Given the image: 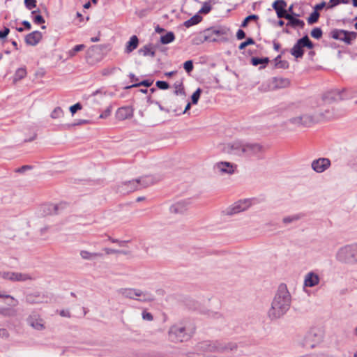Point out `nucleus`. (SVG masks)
Returning <instances> with one entry per match:
<instances>
[{"mask_svg":"<svg viewBox=\"0 0 357 357\" xmlns=\"http://www.w3.org/2000/svg\"><path fill=\"white\" fill-rule=\"evenodd\" d=\"M291 302V297L287 286L280 285L268 310V317L271 319L280 318L289 310Z\"/></svg>","mask_w":357,"mask_h":357,"instance_id":"nucleus-1","label":"nucleus"},{"mask_svg":"<svg viewBox=\"0 0 357 357\" xmlns=\"http://www.w3.org/2000/svg\"><path fill=\"white\" fill-rule=\"evenodd\" d=\"M336 259L344 264L357 263V243L344 245L338 249L335 255Z\"/></svg>","mask_w":357,"mask_h":357,"instance_id":"nucleus-2","label":"nucleus"},{"mask_svg":"<svg viewBox=\"0 0 357 357\" xmlns=\"http://www.w3.org/2000/svg\"><path fill=\"white\" fill-rule=\"evenodd\" d=\"M320 121L317 113L305 112L289 119L288 122L294 126L310 127Z\"/></svg>","mask_w":357,"mask_h":357,"instance_id":"nucleus-3","label":"nucleus"},{"mask_svg":"<svg viewBox=\"0 0 357 357\" xmlns=\"http://www.w3.org/2000/svg\"><path fill=\"white\" fill-rule=\"evenodd\" d=\"M322 339V331L318 328H312L299 340L298 344L303 347L312 349L319 344Z\"/></svg>","mask_w":357,"mask_h":357,"instance_id":"nucleus-4","label":"nucleus"},{"mask_svg":"<svg viewBox=\"0 0 357 357\" xmlns=\"http://www.w3.org/2000/svg\"><path fill=\"white\" fill-rule=\"evenodd\" d=\"M153 183L152 178L146 176L139 179L129 181L124 183L119 188L121 193H128L140 188V187L145 188Z\"/></svg>","mask_w":357,"mask_h":357,"instance_id":"nucleus-5","label":"nucleus"},{"mask_svg":"<svg viewBox=\"0 0 357 357\" xmlns=\"http://www.w3.org/2000/svg\"><path fill=\"white\" fill-rule=\"evenodd\" d=\"M252 205L249 199L238 200L222 211V214L226 216H232L248 210Z\"/></svg>","mask_w":357,"mask_h":357,"instance_id":"nucleus-6","label":"nucleus"},{"mask_svg":"<svg viewBox=\"0 0 357 357\" xmlns=\"http://www.w3.org/2000/svg\"><path fill=\"white\" fill-rule=\"evenodd\" d=\"M119 294L125 298L135 299L144 302L153 300L151 294L137 289L123 288L119 290Z\"/></svg>","mask_w":357,"mask_h":357,"instance_id":"nucleus-7","label":"nucleus"},{"mask_svg":"<svg viewBox=\"0 0 357 357\" xmlns=\"http://www.w3.org/2000/svg\"><path fill=\"white\" fill-rule=\"evenodd\" d=\"M169 339L173 342H183L188 340L190 335L187 333L185 326L181 324L172 326L169 331Z\"/></svg>","mask_w":357,"mask_h":357,"instance_id":"nucleus-8","label":"nucleus"},{"mask_svg":"<svg viewBox=\"0 0 357 357\" xmlns=\"http://www.w3.org/2000/svg\"><path fill=\"white\" fill-rule=\"evenodd\" d=\"M214 171L220 175H231L237 169V165L234 163L221 161L216 162L213 167Z\"/></svg>","mask_w":357,"mask_h":357,"instance_id":"nucleus-9","label":"nucleus"},{"mask_svg":"<svg viewBox=\"0 0 357 357\" xmlns=\"http://www.w3.org/2000/svg\"><path fill=\"white\" fill-rule=\"evenodd\" d=\"M0 278L13 282H25L35 279L31 274L17 272H0Z\"/></svg>","mask_w":357,"mask_h":357,"instance_id":"nucleus-10","label":"nucleus"},{"mask_svg":"<svg viewBox=\"0 0 357 357\" xmlns=\"http://www.w3.org/2000/svg\"><path fill=\"white\" fill-rule=\"evenodd\" d=\"M222 151L228 154L243 156L244 143L240 141H236L225 144L223 145Z\"/></svg>","mask_w":357,"mask_h":357,"instance_id":"nucleus-11","label":"nucleus"},{"mask_svg":"<svg viewBox=\"0 0 357 357\" xmlns=\"http://www.w3.org/2000/svg\"><path fill=\"white\" fill-rule=\"evenodd\" d=\"M27 324L37 331H43L45 328V321L37 312H33L26 319Z\"/></svg>","mask_w":357,"mask_h":357,"instance_id":"nucleus-12","label":"nucleus"},{"mask_svg":"<svg viewBox=\"0 0 357 357\" xmlns=\"http://www.w3.org/2000/svg\"><path fill=\"white\" fill-rule=\"evenodd\" d=\"M331 36L334 39L342 40L349 44L352 40L355 39L356 33L355 32L335 29L331 31Z\"/></svg>","mask_w":357,"mask_h":357,"instance_id":"nucleus-13","label":"nucleus"},{"mask_svg":"<svg viewBox=\"0 0 357 357\" xmlns=\"http://www.w3.org/2000/svg\"><path fill=\"white\" fill-rule=\"evenodd\" d=\"M331 165V160L327 158H319L311 163L312 169L317 173H323Z\"/></svg>","mask_w":357,"mask_h":357,"instance_id":"nucleus-14","label":"nucleus"},{"mask_svg":"<svg viewBox=\"0 0 357 357\" xmlns=\"http://www.w3.org/2000/svg\"><path fill=\"white\" fill-rule=\"evenodd\" d=\"M264 151V148L259 144L244 143L243 156H257Z\"/></svg>","mask_w":357,"mask_h":357,"instance_id":"nucleus-15","label":"nucleus"},{"mask_svg":"<svg viewBox=\"0 0 357 357\" xmlns=\"http://www.w3.org/2000/svg\"><path fill=\"white\" fill-rule=\"evenodd\" d=\"M320 282V277L314 271L308 272L304 278V287H314Z\"/></svg>","mask_w":357,"mask_h":357,"instance_id":"nucleus-16","label":"nucleus"},{"mask_svg":"<svg viewBox=\"0 0 357 357\" xmlns=\"http://www.w3.org/2000/svg\"><path fill=\"white\" fill-rule=\"evenodd\" d=\"M202 349L208 352L222 351L225 349V347L220 342H205L202 344Z\"/></svg>","mask_w":357,"mask_h":357,"instance_id":"nucleus-17","label":"nucleus"},{"mask_svg":"<svg viewBox=\"0 0 357 357\" xmlns=\"http://www.w3.org/2000/svg\"><path fill=\"white\" fill-rule=\"evenodd\" d=\"M315 112L317 113V116L320 117V121L323 120H329L339 116L338 114L335 112L334 109L331 107L319 109L318 112Z\"/></svg>","mask_w":357,"mask_h":357,"instance_id":"nucleus-18","label":"nucleus"},{"mask_svg":"<svg viewBox=\"0 0 357 357\" xmlns=\"http://www.w3.org/2000/svg\"><path fill=\"white\" fill-rule=\"evenodd\" d=\"M50 300L45 294H30L26 296V301L30 304L47 303Z\"/></svg>","mask_w":357,"mask_h":357,"instance_id":"nucleus-19","label":"nucleus"},{"mask_svg":"<svg viewBox=\"0 0 357 357\" xmlns=\"http://www.w3.org/2000/svg\"><path fill=\"white\" fill-rule=\"evenodd\" d=\"M298 16L299 15L296 13L287 15L285 19L288 20V22L286 24V26H291L294 29H303L305 26V22L303 20L296 18V17Z\"/></svg>","mask_w":357,"mask_h":357,"instance_id":"nucleus-20","label":"nucleus"},{"mask_svg":"<svg viewBox=\"0 0 357 357\" xmlns=\"http://www.w3.org/2000/svg\"><path fill=\"white\" fill-rule=\"evenodd\" d=\"M116 118L119 121H123L133 116V109L129 106L119 108L115 114Z\"/></svg>","mask_w":357,"mask_h":357,"instance_id":"nucleus-21","label":"nucleus"},{"mask_svg":"<svg viewBox=\"0 0 357 357\" xmlns=\"http://www.w3.org/2000/svg\"><path fill=\"white\" fill-rule=\"evenodd\" d=\"M286 6L287 3L284 0H276L273 2V8L279 18H286V16L289 14L285 10Z\"/></svg>","mask_w":357,"mask_h":357,"instance_id":"nucleus-22","label":"nucleus"},{"mask_svg":"<svg viewBox=\"0 0 357 357\" xmlns=\"http://www.w3.org/2000/svg\"><path fill=\"white\" fill-rule=\"evenodd\" d=\"M43 35L38 31H34L25 37V43L30 46H36L41 40Z\"/></svg>","mask_w":357,"mask_h":357,"instance_id":"nucleus-23","label":"nucleus"},{"mask_svg":"<svg viewBox=\"0 0 357 357\" xmlns=\"http://www.w3.org/2000/svg\"><path fill=\"white\" fill-rule=\"evenodd\" d=\"M188 205L187 201H180L172 205L169 209L172 213H183L187 210Z\"/></svg>","mask_w":357,"mask_h":357,"instance_id":"nucleus-24","label":"nucleus"},{"mask_svg":"<svg viewBox=\"0 0 357 357\" xmlns=\"http://www.w3.org/2000/svg\"><path fill=\"white\" fill-rule=\"evenodd\" d=\"M155 47L152 44H148L141 47L138 52L144 56H151L154 57L155 55Z\"/></svg>","mask_w":357,"mask_h":357,"instance_id":"nucleus-25","label":"nucleus"},{"mask_svg":"<svg viewBox=\"0 0 357 357\" xmlns=\"http://www.w3.org/2000/svg\"><path fill=\"white\" fill-rule=\"evenodd\" d=\"M139 44L138 38L136 36H132L126 44L125 52L129 54L135 50Z\"/></svg>","mask_w":357,"mask_h":357,"instance_id":"nucleus-26","label":"nucleus"},{"mask_svg":"<svg viewBox=\"0 0 357 357\" xmlns=\"http://www.w3.org/2000/svg\"><path fill=\"white\" fill-rule=\"evenodd\" d=\"M80 256L83 259L93 260L97 257H101L102 255L98 252H91L86 250L80 251Z\"/></svg>","mask_w":357,"mask_h":357,"instance_id":"nucleus-27","label":"nucleus"},{"mask_svg":"<svg viewBox=\"0 0 357 357\" xmlns=\"http://www.w3.org/2000/svg\"><path fill=\"white\" fill-rule=\"evenodd\" d=\"M291 54L296 58H301L304 54V51L303 47L296 43L291 48Z\"/></svg>","mask_w":357,"mask_h":357,"instance_id":"nucleus-28","label":"nucleus"},{"mask_svg":"<svg viewBox=\"0 0 357 357\" xmlns=\"http://www.w3.org/2000/svg\"><path fill=\"white\" fill-rule=\"evenodd\" d=\"M116 70H120V68H116L115 66H109L105 68H102L100 73L102 76H110L115 73Z\"/></svg>","mask_w":357,"mask_h":357,"instance_id":"nucleus-29","label":"nucleus"},{"mask_svg":"<svg viewBox=\"0 0 357 357\" xmlns=\"http://www.w3.org/2000/svg\"><path fill=\"white\" fill-rule=\"evenodd\" d=\"M26 75V71L25 68H18L15 71V73L14 75L13 82H17L20 81V79H23L24 77H25Z\"/></svg>","mask_w":357,"mask_h":357,"instance_id":"nucleus-30","label":"nucleus"},{"mask_svg":"<svg viewBox=\"0 0 357 357\" xmlns=\"http://www.w3.org/2000/svg\"><path fill=\"white\" fill-rule=\"evenodd\" d=\"M302 47H307L309 49H312L314 45L312 43L310 40L307 36L303 37L299 39L297 42Z\"/></svg>","mask_w":357,"mask_h":357,"instance_id":"nucleus-31","label":"nucleus"},{"mask_svg":"<svg viewBox=\"0 0 357 357\" xmlns=\"http://www.w3.org/2000/svg\"><path fill=\"white\" fill-rule=\"evenodd\" d=\"M175 39V36L173 32H168L165 36L160 37V42L162 44H169L173 42Z\"/></svg>","mask_w":357,"mask_h":357,"instance_id":"nucleus-32","label":"nucleus"},{"mask_svg":"<svg viewBox=\"0 0 357 357\" xmlns=\"http://www.w3.org/2000/svg\"><path fill=\"white\" fill-rule=\"evenodd\" d=\"M202 20V17L199 15H195L188 20L185 21L184 22V25L186 27H190L191 26H193L195 24H198Z\"/></svg>","mask_w":357,"mask_h":357,"instance_id":"nucleus-33","label":"nucleus"},{"mask_svg":"<svg viewBox=\"0 0 357 357\" xmlns=\"http://www.w3.org/2000/svg\"><path fill=\"white\" fill-rule=\"evenodd\" d=\"M275 86L278 88H284L287 87L290 84V82L288 79L286 78H275Z\"/></svg>","mask_w":357,"mask_h":357,"instance_id":"nucleus-34","label":"nucleus"},{"mask_svg":"<svg viewBox=\"0 0 357 357\" xmlns=\"http://www.w3.org/2000/svg\"><path fill=\"white\" fill-rule=\"evenodd\" d=\"M269 59L268 58H257V57H253L251 59V63L253 66H257L259 64H263L264 66L261 68H264L265 66L268 63Z\"/></svg>","mask_w":357,"mask_h":357,"instance_id":"nucleus-35","label":"nucleus"},{"mask_svg":"<svg viewBox=\"0 0 357 357\" xmlns=\"http://www.w3.org/2000/svg\"><path fill=\"white\" fill-rule=\"evenodd\" d=\"M57 206L54 204H46L43 206V212L45 215L56 213Z\"/></svg>","mask_w":357,"mask_h":357,"instance_id":"nucleus-36","label":"nucleus"},{"mask_svg":"<svg viewBox=\"0 0 357 357\" xmlns=\"http://www.w3.org/2000/svg\"><path fill=\"white\" fill-rule=\"evenodd\" d=\"M15 314V310L8 307H0V314L4 317H12Z\"/></svg>","mask_w":357,"mask_h":357,"instance_id":"nucleus-37","label":"nucleus"},{"mask_svg":"<svg viewBox=\"0 0 357 357\" xmlns=\"http://www.w3.org/2000/svg\"><path fill=\"white\" fill-rule=\"evenodd\" d=\"M85 46L84 45H75L72 50L68 52V55L69 57L72 58L75 56V54L84 49Z\"/></svg>","mask_w":357,"mask_h":357,"instance_id":"nucleus-38","label":"nucleus"},{"mask_svg":"<svg viewBox=\"0 0 357 357\" xmlns=\"http://www.w3.org/2000/svg\"><path fill=\"white\" fill-rule=\"evenodd\" d=\"M174 86L175 88L174 93L176 95H183L185 93L182 82H176Z\"/></svg>","mask_w":357,"mask_h":357,"instance_id":"nucleus-39","label":"nucleus"},{"mask_svg":"<svg viewBox=\"0 0 357 357\" xmlns=\"http://www.w3.org/2000/svg\"><path fill=\"white\" fill-rule=\"evenodd\" d=\"M300 218H301V215L296 214V215H291V216L284 217L282 219V222L284 224L287 225V224H290L291 222H296V221L298 220Z\"/></svg>","mask_w":357,"mask_h":357,"instance_id":"nucleus-40","label":"nucleus"},{"mask_svg":"<svg viewBox=\"0 0 357 357\" xmlns=\"http://www.w3.org/2000/svg\"><path fill=\"white\" fill-rule=\"evenodd\" d=\"M63 116V112L59 107H56L51 113V117L52 119H59Z\"/></svg>","mask_w":357,"mask_h":357,"instance_id":"nucleus-41","label":"nucleus"},{"mask_svg":"<svg viewBox=\"0 0 357 357\" xmlns=\"http://www.w3.org/2000/svg\"><path fill=\"white\" fill-rule=\"evenodd\" d=\"M319 17V13L317 10L313 11L310 14V17L307 18L308 24H312L317 22L318 21Z\"/></svg>","mask_w":357,"mask_h":357,"instance_id":"nucleus-42","label":"nucleus"},{"mask_svg":"<svg viewBox=\"0 0 357 357\" xmlns=\"http://www.w3.org/2000/svg\"><path fill=\"white\" fill-rule=\"evenodd\" d=\"M202 93V90L200 88H198L192 95L191 99L192 104H197L200 98V95Z\"/></svg>","mask_w":357,"mask_h":357,"instance_id":"nucleus-43","label":"nucleus"},{"mask_svg":"<svg viewBox=\"0 0 357 357\" xmlns=\"http://www.w3.org/2000/svg\"><path fill=\"white\" fill-rule=\"evenodd\" d=\"M153 82H151L149 80H144L139 83H137V84H134L131 86H126V89H130V88H132V87H137V86H145L146 87H149L150 86L151 84H152Z\"/></svg>","mask_w":357,"mask_h":357,"instance_id":"nucleus-44","label":"nucleus"},{"mask_svg":"<svg viewBox=\"0 0 357 357\" xmlns=\"http://www.w3.org/2000/svg\"><path fill=\"white\" fill-rule=\"evenodd\" d=\"M311 36L314 38L319 39L322 36V31L320 28H314L311 31Z\"/></svg>","mask_w":357,"mask_h":357,"instance_id":"nucleus-45","label":"nucleus"},{"mask_svg":"<svg viewBox=\"0 0 357 357\" xmlns=\"http://www.w3.org/2000/svg\"><path fill=\"white\" fill-rule=\"evenodd\" d=\"M211 6L210 3L205 2V3H204L203 6L199 10V13L201 14H207L211 11Z\"/></svg>","mask_w":357,"mask_h":357,"instance_id":"nucleus-46","label":"nucleus"},{"mask_svg":"<svg viewBox=\"0 0 357 357\" xmlns=\"http://www.w3.org/2000/svg\"><path fill=\"white\" fill-rule=\"evenodd\" d=\"M255 43V42L252 38H248L245 42H243L240 44V45L238 46V49L243 50L247 46H248L250 45H254Z\"/></svg>","mask_w":357,"mask_h":357,"instance_id":"nucleus-47","label":"nucleus"},{"mask_svg":"<svg viewBox=\"0 0 357 357\" xmlns=\"http://www.w3.org/2000/svg\"><path fill=\"white\" fill-rule=\"evenodd\" d=\"M183 68L188 73H190L193 70V63L192 60H188L183 63Z\"/></svg>","mask_w":357,"mask_h":357,"instance_id":"nucleus-48","label":"nucleus"},{"mask_svg":"<svg viewBox=\"0 0 357 357\" xmlns=\"http://www.w3.org/2000/svg\"><path fill=\"white\" fill-rule=\"evenodd\" d=\"M156 86L160 89H163V90L167 89L169 87V84L165 81H157Z\"/></svg>","mask_w":357,"mask_h":357,"instance_id":"nucleus-49","label":"nucleus"},{"mask_svg":"<svg viewBox=\"0 0 357 357\" xmlns=\"http://www.w3.org/2000/svg\"><path fill=\"white\" fill-rule=\"evenodd\" d=\"M103 250L105 251V254H107V255L124 253V252H123L121 250H114V249L108 248H104Z\"/></svg>","mask_w":357,"mask_h":357,"instance_id":"nucleus-50","label":"nucleus"},{"mask_svg":"<svg viewBox=\"0 0 357 357\" xmlns=\"http://www.w3.org/2000/svg\"><path fill=\"white\" fill-rule=\"evenodd\" d=\"M253 19H257V16L255 15H251L246 17L244 19V20L243 21V22L241 24V26L245 27L248 25V22H250V20H253Z\"/></svg>","mask_w":357,"mask_h":357,"instance_id":"nucleus-51","label":"nucleus"},{"mask_svg":"<svg viewBox=\"0 0 357 357\" xmlns=\"http://www.w3.org/2000/svg\"><path fill=\"white\" fill-rule=\"evenodd\" d=\"M24 3L29 9H32L36 6V0H24Z\"/></svg>","mask_w":357,"mask_h":357,"instance_id":"nucleus-52","label":"nucleus"},{"mask_svg":"<svg viewBox=\"0 0 357 357\" xmlns=\"http://www.w3.org/2000/svg\"><path fill=\"white\" fill-rule=\"evenodd\" d=\"M82 109V105L80 103H76L70 107V111L72 114H74L77 110Z\"/></svg>","mask_w":357,"mask_h":357,"instance_id":"nucleus-53","label":"nucleus"},{"mask_svg":"<svg viewBox=\"0 0 357 357\" xmlns=\"http://www.w3.org/2000/svg\"><path fill=\"white\" fill-rule=\"evenodd\" d=\"M142 316V319L146 321H152L153 319V315L146 311H143Z\"/></svg>","mask_w":357,"mask_h":357,"instance_id":"nucleus-54","label":"nucleus"},{"mask_svg":"<svg viewBox=\"0 0 357 357\" xmlns=\"http://www.w3.org/2000/svg\"><path fill=\"white\" fill-rule=\"evenodd\" d=\"M111 107H107L100 115V119H106L111 114Z\"/></svg>","mask_w":357,"mask_h":357,"instance_id":"nucleus-55","label":"nucleus"},{"mask_svg":"<svg viewBox=\"0 0 357 357\" xmlns=\"http://www.w3.org/2000/svg\"><path fill=\"white\" fill-rule=\"evenodd\" d=\"M33 22L38 24H43L45 23V20L41 15H38L34 17Z\"/></svg>","mask_w":357,"mask_h":357,"instance_id":"nucleus-56","label":"nucleus"},{"mask_svg":"<svg viewBox=\"0 0 357 357\" xmlns=\"http://www.w3.org/2000/svg\"><path fill=\"white\" fill-rule=\"evenodd\" d=\"M245 37V33L242 29H238L236 33V38L238 40H242Z\"/></svg>","mask_w":357,"mask_h":357,"instance_id":"nucleus-57","label":"nucleus"},{"mask_svg":"<svg viewBox=\"0 0 357 357\" xmlns=\"http://www.w3.org/2000/svg\"><path fill=\"white\" fill-rule=\"evenodd\" d=\"M10 32V30L8 28L5 27L3 31H0V38H6Z\"/></svg>","mask_w":357,"mask_h":357,"instance_id":"nucleus-58","label":"nucleus"},{"mask_svg":"<svg viewBox=\"0 0 357 357\" xmlns=\"http://www.w3.org/2000/svg\"><path fill=\"white\" fill-rule=\"evenodd\" d=\"M275 66L278 68H286L288 67V63L286 61H280L275 63Z\"/></svg>","mask_w":357,"mask_h":357,"instance_id":"nucleus-59","label":"nucleus"},{"mask_svg":"<svg viewBox=\"0 0 357 357\" xmlns=\"http://www.w3.org/2000/svg\"><path fill=\"white\" fill-rule=\"evenodd\" d=\"M22 24L24 26L25 29H26L28 30L31 29V24L28 21H26V20L23 21Z\"/></svg>","mask_w":357,"mask_h":357,"instance_id":"nucleus-60","label":"nucleus"},{"mask_svg":"<svg viewBox=\"0 0 357 357\" xmlns=\"http://www.w3.org/2000/svg\"><path fill=\"white\" fill-rule=\"evenodd\" d=\"M0 336L8 337V331L6 329H1L0 330Z\"/></svg>","mask_w":357,"mask_h":357,"instance_id":"nucleus-61","label":"nucleus"},{"mask_svg":"<svg viewBox=\"0 0 357 357\" xmlns=\"http://www.w3.org/2000/svg\"><path fill=\"white\" fill-rule=\"evenodd\" d=\"M330 1H331V3H333V4H332V6H331L332 7H333V6H337V5H338L339 3H341V1H340V0H330ZM342 3H345L346 1H342Z\"/></svg>","mask_w":357,"mask_h":357,"instance_id":"nucleus-62","label":"nucleus"},{"mask_svg":"<svg viewBox=\"0 0 357 357\" xmlns=\"http://www.w3.org/2000/svg\"><path fill=\"white\" fill-rule=\"evenodd\" d=\"M324 6H325V3H324V2H323V3H321L317 4V5L316 6L315 8H316V9H319V10H320V9H322V8L324 7Z\"/></svg>","mask_w":357,"mask_h":357,"instance_id":"nucleus-63","label":"nucleus"},{"mask_svg":"<svg viewBox=\"0 0 357 357\" xmlns=\"http://www.w3.org/2000/svg\"><path fill=\"white\" fill-rule=\"evenodd\" d=\"M176 73V71H171V72H167V73H165V75L167 76V77H172L174 75H175Z\"/></svg>","mask_w":357,"mask_h":357,"instance_id":"nucleus-64","label":"nucleus"}]
</instances>
